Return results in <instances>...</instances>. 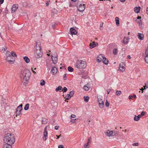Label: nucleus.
<instances>
[{"label": "nucleus", "instance_id": "9", "mask_svg": "<svg viewBox=\"0 0 148 148\" xmlns=\"http://www.w3.org/2000/svg\"><path fill=\"white\" fill-rule=\"evenodd\" d=\"M74 93L73 91H71L70 92L69 94H68L65 96L66 99V100H69L71 97L74 95Z\"/></svg>", "mask_w": 148, "mask_h": 148}, {"label": "nucleus", "instance_id": "20", "mask_svg": "<svg viewBox=\"0 0 148 148\" xmlns=\"http://www.w3.org/2000/svg\"><path fill=\"white\" fill-rule=\"evenodd\" d=\"M90 88V84L88 83L85 85L83 87V89L86 91L88 90Z\"/></svg>", "mask_w": 148, "mask_h": 148}, {"label": "nucleus", "instance_id": "2", "mask_svg": "<svg viewBox=\"0 0 148 148\" xmlns=\"http://www.w3.org/2000/svg\"><path fill=\"white\" fill-rule=\"evenodd\" d=\"M30 75V71L27 69H25L21 70L20 76L24 80L27 82L29 79Z\"/></svg>", "mask_w": 148, "mask_h": 148}, {"label": "nucleus", "instance_id": "64", "mask_svg": "<svg viewBox=\"0 0 148 148\" xmlns=\"http://www.w3.org/2000/svg\"><path fill=\"white\" fill-rule=\"evenodd\" d=\"M147 13L148 15V7L147 8Z\"/></svg>", "mask_w": 148, "mask_h": 148}, {"label": "nucleus", "instance_id": "48", "mask_svg": "<svg viewBox=\"0 0 148 148\" xmlns=\"http://www.w3.org/2000/svg\"><path fill=\"white\" fill-rule=\"evenodd\" d=\"M66 74H64V75L63 78H64V80L66 79Z\"/></svg>", "mask_w": 148, "mask_h": 148}, {"label": "nucleus", "instance_id": "35", "mask_svg": "<svg viewBox=\"0 0 148 148\" xmlns=\"http://www.w3.org/2000/svg\"><path fill=\"white\" fill-rule=\"evenodd\" d=\"M88 142H87V143H86L84 146V147L85 148H89V145Z\"/></svg>", "mask_w": 148, "mask_h": 148}, {"label": "nucleus", "instance_id": "52", "mask_svg": "<svg viewBox=\"0 0 148 148\" xmlns=\"http://www.w3.org/2000/svg\"><path fill=\"white\" fill-rule=\"evenodd\" d=\"M107 92L108 94H109V92L110 91V89H107Z\"/></svg>", "mask_w": 148, "mask_h": 148}, {"label": "nucleus", "instance_id": "17", "mask_svg": "<svg viewBox=\"0 0 148 148\" xmlns=\"http://www.w3.org/2000/svg\"><path fill=\"white\" fill-rule=\"evenodd\" d=\"M129 37H126L125 36L124 37V39L123 40V43L124 45H127L128 42H129Z\"/></svg>", "mask_w": 148, "mask_h": 148}, {"label": "nucleus", "instance_id": "23", "mask_svg": "<svg viewBox=\"0 0 148 148\" xmlns=\"http://www.w3.org/2000/svg\"><path fill=\"white\" fill-rule=\"evenodd\" d=\"M140 6L135 7L134 8V11L136 13H138L140 12Z\"/></svg>", "mask_w": 148, "mask_h": 148}, {"label": "nucleus", "instance_id": "36", "mask_svg": "<svg viewBox=\"0 0 148 148\" xmlns=\"http://www.w3.org/2000/svg\"><path fill=\"white\" fill-rule=\"evenodd\" d=\"M137 23L138 24L139 26H141L142 25V22L140 20H136Z\"/></svg>", "mask_w": 148, "mask_h": 148}, {"label": "nucleus", "instance_id": "21", "mask_svg": "<svg viewBox=\"0 0 148 148\" xmlns=\"http://www.w3.org/2000/svg\"><path fill=\"white\" fill-rule=\"evenodd\" d=\"M137 36L138 38L140 40H142L144 39V35L143 34L138 33Z\"/></svg>", "mask_w": 148, "mask_h": 148}, {"label": "nucleus", "instance_id": "46", "mask_svg": "<svg viewBox=\"0 0 148 148\" xmlns=\"http://www.w3.org/2000/svg\"><path fill=\"white\" fill-rule=\"evenodd\" d=\"M56 23H54L52 25V27L53 28H55L56 26Z\"/></svg>", "mask_w": 148, "mask_h": 148}, {"label": "nucleus", "instance_id": "63", "mask_svg": "<svg viewBox=\"0 0 148 148\" xmlns=\"http://www.w3.org/2000/svg\"><path fill=\"white\" fill-rule=\"evenodd\" d=\"M132 97L134 98H135L136 97V96L135 95H134L133 96H132Z\"/></svg>", "mask_w": 148, "mask_h": 148}, {"label": "nucleus", "instance_id": "4", "mask_svg": "<svg viewBox=\"0 0 148 148\" xmlns=\"http://www.w3.org/2000/svg\"><path fill=\"white\" fill-rule=\"evenodd\" d=\"M86 62L81 60H77L75 64V67L78 69H84L86 67Z\"/></svg>", "mask_w": 148, "mask_h": 148}, {"label": "nucleus", "instance_id": "47", "mask_svg": "<svg viewBox=\"0 0 148 148\" xmlns=\"http://www.w3.org/2000/svg\"><path fill=\"white\" fill-rule=\"evenodd\" d=\"M91 137H90L88 138V143H91Z\"/></svg>", "mask_w": 148, "mask_h": 148}, {"label": "nucleus", "instance_id": "54", "mask_svg": "<svg viewBox=\"0 0 148 148\" xmlns=\"http://www.w3.org/2000/svg\"><path fill=\"white\" fill-rule=\"evenodd\" d=\"M59 127L58 126H55L54 128L55 130H58V129Z\"/></svg>", "mask_w": 148, "mask_h": 148}, {"label": "nucleus", "instance_id": "44", "mask_svg": "<svg viewBox=\"0 0 148 148\" xmlns=\"http://www.w3.org/2000/svg\"><path fill=\"white\" fill-rule=\"evenodd\" d=\"M132 145L133 146H138V143H134L132 144Z\"/></svg>", "mask_w": 148, "mask_h": 148}, {"label": "nucleus", "instance_id": "50", "mask_svg": "<svg viewBox=\"0 0 148 148\" xmlns=\"http://www.w3.org/2000/svg\"><path fill=\"white\" fill-rule=\"evenodd\" d=\"M76 116L75 115L73 114H72L71 115V117L72 118H75Z\"/></svg>", "mask_w": 148, "mask_h": 148}, {"label": "nucleus", "instance_id": "39", "mask_svg": "<svg viewBox=\"0 0 148 148\" xmlns=\"http://www.w3.org/2000/svg\"><path fill=\"white\" fill-rule=\"evenodd\" d=\"M103 22H101L100 26V30H102L103 29Z\"/></svg>", "mask_w": 148, "mask_h": 148}, {"label": "nucleus", "instance_id": "57", "mask_svg": "<svg viewBox=\"0 0 148 148\" xmlns=\"http://www.w3.org/2000/svg\"><path fill=\"white\" fill-rule=\"evenodd\" d=\"M132 96H130L129 97V99H132Z\"/></svg>", "mask_w": 148, "mask_h": 148}, {"label": "nucleus", "instance_id": "55", "mask_svg": "<svg viewBox=\"0 0 148 148\" xmlns=\"http://www.w3.org/2000/svg\"><path fill=\"white\" fill-rule=\"evenodd\" d=\"M4 0H0V4H2L4 1Z\"/></svg>", "mask_w": 148, "mask_h": 148}, {"label": "nucleus", "instance_id": "3", "mask_svg": "<svg viewBox=\"0 0 148 148\" xmlns=\"http://www.w3.org/2000/svg\"><path fill=\"white\" fill-rule=\"evenodd\" d=\"M36 45L35 46V55L36 57L38 58H40L42 56V52L41 51V48L40 42H36Z\"/></svg>", "mask_w": 148, "mask_h": 148}, {"label": "nucleus", "instance_id": "16", "mask_svg": "<svg viewBox=\"0 0 148 148\" xmlns=\"http://www.w3.org/2000/svg\"><path fill=\"white\" fill-rule=\"evenodd\" d=\"M98 44L97 42H93L92 43H91L90 44V48L92 49L94 47H96L98 46Z\"/></svg>", "mask_w": 148, "mask_h": 148}, {"label": "nucleus", "instance_id": "15", "mask_svg": "<svg viewBox=\"0 0 148 148\" xmlns=\"http://www.w3.org/2000/svg\"><path fill=\"white\" fill-rule=\"evenodd\" d=\"M18 4H14L13 5L12 8H11V12L12 13L15 12L16 10L18 8Z\"/></svg>", "mask_w": 148, "mask_h": 148}, {"label": "nucleus", "instance_id": "43", "mask_svg": "<svg viewBox=\"0 0 148 148\" xmlns=\"http://www.w3.org/2000/svg\"><path fill=\"white\" fill-rule=\"evenodd\" d=\"M12 55L13 57H14V56L16 57L17 56L16 55V53L14 51H13L12 52Z\"/></svg>", "mask_w": 148, "mask_h": 148}, {"label": "nucleus", "instance_id": "24", "mask_svg": "<svg viewBox=\"0 0 148 148\" xmlns=\"http://www.w3.org/2000/svg\"><path fill=\"white\" fill-rule=\"evenodd\" d=\"M3 148H12V145L8 144H4L3 145Z\"/></svg>", "mask_w": 148, "mask_h": 148}, {"label": "nucleus", "instance_id": "61", "mask_svg": "<svg viewBox=\"0 0 148 148\" xmlns=\"http://www.w3.org/2000/svg\"><path fill=\"white\" fill-rule=\"evenodd\" d=\"M49 3L47 1L46 3V5L47 6H48L49 5Z\"/></svg>", "mask_w": 148, "mask_h": 148}, {"label": "nucleus", "instance_id": "25", "mask_svg": "<svg viewBox=\"0 0 148 148\" xmlns=\"http://www.w3.org/2000/svg\"><path fill=\"white\" fill-rule=\"evenodd\" d=\"M102 61L103 63L106 65H107L108 63V59L106 58L105 57L104 58V59Z\"/></svg>", "mask_w": 148, "mask_h": 148}, {"label": "nucleus", "instance_id": "11", "mask_svg": "<svg viewBox=\"0 0 148 148\" xmlns=\"http://www.w3.org/2000/svg\"><path fill=\"white\" fill-rule=\"evenodd\" d=\"M99 106L100 108H102L104 106V102L102 101V99L99 98H98Z\"/></svg>", "mask_w": 148, "mask_h": 148}, {"label": "nucleus", "instance_id": "13", "mask_svg": "<svg viewBox=\"0 0 148 148\" xmlns=\"http://www.w3.org/2000/svg\"><path fill=\"white\" fill-rule=\"evenodd\" d=\"M124 66L125 65L122 62L120 63L119 68L120 71L123 72L125 71V68Z\"/></svg>", "mask_w": 148, "mask_h": 148}, {"label": "nucleus", "instance_id": "26", "mask_svg": "<svg viewBox=\"0 0 148 148\" xmlns=\"http://www.w3.org/2000/svg\"><path fill=\"white\" fill-rule=\"evenodd\" d=\"M23 59L27 63H28L30 62L29 59L27 56L24 57Z\"/></svg>", "mask_w": 148, "mask_h": 148}, {"label": "nucleus", "instance_id": "31", "mask_svg": "<svg viewBox=\"0 0 148 148\" xmlns=\"http://www.w3.org/2000/svg\"><path fill=\"white\" fill-rule=\"evenodd\" d=\"M121 94V92L120 90H117L116 92V96H119Z\"/></svg>", "mask_w": 148, "mask_h": 148}, {"label": "nucleus", "instance_id": "32", "mask_svg": "<svg viewBox=\"0 0 148 148\" xmlns=\"http://www.w3.org/2000/svg\"><path fill=\"white\" fill-rule=\"evenodd\" d=\"M89 97L88 96H84V101L86 102H88L89 100Z\"/></svg>", "mask_w": 148, "mask_h": 148}, {"label": "nucleus", "instance_id": "28", "mask_svg": "<svg viewBox=\"0 0 148 148\" xmlns=\"http://www.w3.org/2000/svg\"><path fill=\"white\" fill-rule=\"evenodd\" d=\"M115 21L116 22V24L117 26H119V18L118 17L115 18Z\"/></svg>", "mask_w": 148, "mask_h": 148}, {"label": "nucleus", "instance_id": "51", "mask_svg": "<svg viewBox=\"0 0 148 148\" xmlns=\"http://www.w3.org/2000/svg\"><path fill=\"white\" fill-rule=\"evenodd\" d=\"M75 120H76V119H72L71 120V122H72L73 123H75Z\"/></svg>", "mask_w": 148, "mask_h": 148}, {"label": "nucleus", "instance_id": "62", "mask_svg": "<svg viewBox=\"0 0 148 148\" xmlns=\"http://www.w3.org/2000/svg\"><path fill=\"white\" fill-rule=\"evenodd\" d=\"M127 58L129 59H130L131 58V57L130 55H128L127 56Z\"/></svg>", "mask_w": 148, "mask_h": 148}, {"label": "nucleus", "instance_id": "1", "mask_svg": "<svg viewBox=\"0 0 148 148\" xmlns=\"http://www.w3.org/2000/svg\"><path fill=\"white\" fill-rule=\"evenodd\" d=\"M3 141L5 144L12 145L14 143L15 139L13 134L8 133L5 134L4 136Z\"/></svg>", "mask_w": 148, "mask_h": 148}, {"label": "nucleus", "instance_id": "6", "mask_svg": "<svg viewBox=\"0 0 148 148\" xmlns=\"http://www.w3.org/2000/svg\"><path fill=\"white\" fill-rule=\"evenodd\" d=\"M47 129V126H46L44 128V131L43 132V140L45 141L47 140V137L48 132Z\"/></svg>", "mask_w": 148, "mask_h": 148}, {"label": "nucleus", "instance_id": "56", "mask_svg": "<svg viewBox=\"0 0 148 148\" xmlns=\"http://www.w3.org/2000/svg\"><path fill=\"white\" fill-rule=\"evenodd\" d=\"M137 116V117L138 118L140 119V118L141 117V114H139Z\"/></svg>", "mask_w": 148, "mask_h": 148}, {"label": "nucleus", "instance_id": "40", "mask_svg": "<svg viewBox=\"0 0 148 148\" xmlns=\"http://www.w3.org/2000/svg\"><path fill=\"white\" fill-rule=\"evenodd\" d=\"M45 82L44 80H41L40 83V85L42 86H43L45 85Z\"/></svg>", "mask_w": 148, "mask_h": 148}, {"label": "nucleus", "instance_id": "53", "mask_svg": "<svg viewBox=\"0 0 148 148\" xmlns=\"http://www.w3.org/2000/svg\"><path fill=\"white\" fill-rule=\"evenodd\" d=\"M145 112L144 111H143L141 113V115L142 116H144L145 115Z\"/></svg>", "mask_w": 148, "mask_h": 148}, {"label": "nucleus", "instance_id": "12", "mask_svg": "<svg viewBox=\"0 0 148 148\" xmlns=\"http://www.w3.org/2000/svg\"><path fill=\"white\" fill-rule=\"evenodd\" d=\"M58 71V68L55 66H52L51 69V71L53 75L56 74Z\"/></svg>", "mask_w": 148, "mask_h": 148}, {"label": "nucleus", "instance_id": "37", "mask_svg": "<svg viewBox=\"0 0 148 148\" xmlns=\"http://www.w3.org/2000/svg\"><path fill=\"white\" fill-rule=\"evenodd\" d=\"M68 71L70 72H72L73 71V69L71 67H69L68 68Z\"/></svg>", "mask_w": 148, "mask_h": 148}, {"label": "nucleus", "instance_id": "19", "mask_svg": "<svg viewBox=\"0 0 148 148\" xmlns=\"http://www.w3.org/2000/svg\"><path fill=\"white\" fill-rule=\"evenodd\" d=\"M106 135L110 137L112 136L113 134L112 131L107 130L105 133Z\"/></svg>", "mask_w": 148, "mask_h": 148}, {"label": "nucleus", "instance_id": "58", "mask_svg": "<svg viewBox=\"0 0 148 148\" xmlns=\"http://www.w3.org/2000/svg\"><path fill=\"white\" fill-rule=\"evenodd\" d=\"M141 18V17L140 16H138L137 17V20L140 19Z\"/></svg>", "mask_w": 148, "mask_h": 148}, {"label": "nucleus", "instance_id": "22", "mask_svg": "<svg viewBox=\"0 0 148 148\" xmlns=\"http://www.w3.org/2000/svg\"><path fill=\"white\" fill-rule=\"evenodd\" d=\"M145 54L146 56L145 58V60L146 62L148 64V49L146 50Z\"/></svg>", "mask_w": 148, "mask_h": 148}, {"label": "nucleus", "instance_id": "38", "mask_svg": "<svg viewBox=\"0 0 148 148\" xmlns=\"http://www.w3.org/2000/svg\"><path fill=\"white\" fill-rule=\"evenodd\" d=\"M139 119L137 117V116L136 115H135L134 118V120L135 121H138L139 120Z\"/></svg>", "mask_w": 148, "mask_h": 148}, {"label": "nucleus", "instance_id": "33", "mask_svg": "<svg viewBox=\"0 0 148 148\" xmlns=\"http://www.w3.org/2000/svg\"><path fill=\"white\" fill-rule=\"evenodd\" d=\"M5 55L6 58H7V57L9 56H11V53L8 51H7Z\"/></svg>", "mask_w": 148, "mask_h": 148}, {"label": "nucleus", "instance_id": "59", "mask_svg": "<svg viewBox=\"0 0 148 148\" xmlns=\"http://www.w3.org/2000/svg\"><path fill=\"white\" fill-rule=\"evenodd\" d=\"M145 89L144 88H142L141 89H140V90H141L142 91V93H143V91Z\"/></svg>", "mask_w": 148, "mask_h": 148}, {"label": "nucleus", "instance_id": "29", "mask_svg": "<svg viewBox=\"0 0 148 148\" xmlns=\"http://www.w3.org/2000/svg\"><path fill=\"white\" fill-rule=\"evenodd\" d=\"M29 103H27L26 104L24 107V109L25 110H27L29 108Z\"/></svg>", "mask_w": 148, "mask_h": 148}, {"label": "nucleus", "instance_id": "5", "mask_svg": "<svg viewBox=\"0 0 148 148\" xmlns=\"http://www.w3.org/2000/svg\"><path fill=\"white\" fill-rule=\"evenodd\" d=\"M56 55L57 54L56 52H55L53 54L54 57L53 55L51 56L52 61L54 64H56L57 62L58 58L57 56Z\"/></svg>", "mask_w": 148, "mask_h": 148}, {"label": "nucleus", "instance_id": "60", "mask_svg": "<svg viewBox=\"0 0 148 148\" xmlns=\"http://www.w3.org/2000/svg\"><path fill=\"white\" fill-rule=\"evenodd\" d=\"M145 85H146V84L145 83ZM143 87L145 89V88H148V87H147V86H143Z\"/></svg>", "mask_w": 148, "mask_h": 148}, {"label": "nucleus", "instance_id": "7", "mask_svg": "<svg viewBox=\"0 0 148 148\" xmlns=\"http://www.w3.org/2000/svg\"><path fill=\"white\" fill-rule=\"evenodd\" d=\"M23 105L21 104L18 106L16 110V114L17 115H19L21 113V111L22 110Z\"/></svg>", "mask_w": 148, "mask_h": 148}, {"label": "nucleus", "instance_id": "42", "mask_svg": "<svg viewBox=\"0 0 148 148\" xmlns=\"http://www.w3.org/2000/svg\"><path fill=\"white\" fill-rule=\"evenodd\" d=\"M105 105V106L107 107H108L109 106V102L107 100L106 101Z\"/></svg>", "mask_w": 148, "mask_h": 148}, {"label": "nucleus", "instance_id": "27", "mask_svg": "<svg viewBox=\"0 0 148 148\" xmlns=\"http://www.w3.org/2000/svg\"><path fill=\"white\" fill-rule=\"evenodd\" d=\"M62 87L61 86H59L58 87H57L56 89V91L57 92L58 91H59L60 92H61V90L62 89Z\"/></svg>", "mask_w": 148, "mask_h": 148}, {"label": "nucleus", "instance_id": "41", "mask_svg": "<svg viewBox=\"0 0 148 148\" xmlns=\"http://www.w3.org/2000/svg\"><path fill=\"white\" fill-rule=\"evenodd\" d=\"M67 90V89L66 87H64L62 90V91H63L64 92H66Z\"/></svg>", "mask_w": 148, "mask_h": 148}, {"label": "nucleus", "instance_id": "18", "mask_svg": "<svg viewBox=\"0 0 148 148\" xmlns=\"http://www.w3.org/2000/svg\"><path fill=\"white\" fill-rule=\"evenodd\" d=\"M70 31L72 35H75L77 34V32L76 30L73 27L71 28Z\"/></svg>", "mask_w": 148, "mask_h": 148}, {"label": "nucleus", "instance_id": "30", "mask_svg": "<svg viewBox=\"0 0 148 148\" xmlns=\"http://www.w3.org/2000/svg\"><path fill=\"white\" fill-rule=\"evenodd\" d=\"M42 123L43 124H45L47 123V120L45 118H42Z\"/></svg>", "mask_w": 148, "mask_h": 148}, {"label": "nucleus", "instance_id": "34", "mask_svg": "<svg viewBox=\"0 0 148 148\" xmlns=\"http://www.w3.org/2000/svg\"><path fill=\"white\" fill-rule=\"evenodd\" d=\"M118 50L116 49H115L113 50V53L115 55L117 54Z\"/></svg>", "mask_w": 148, "mask_h": 148}, {"label": "nucleus", "instance_id": "45", "mask_svg": "<svg viewBox=\"0 0 148 148\" xmlns=\"http://www.w3.org/2000/svg\"><path fill=\"white\" fill-rule=\"evenodd\" d=\"M5 51V49L4 48L2 47L1 49V51L2 52L4 53Z\"/></svg>", "mask_w": 148, "mask_h": 148}, {"label": "nucleus", "instance_id": "14", "mask_svg": "<svg viewBox=\"0 0 148 148\" xmlns=\"http://www.w3.org/2000/svg\"><path fill=\"white\" fill-rule=\"evenodd\" d=\"M104 56L102 54L99 55L97 58V60L98 62H100L104 59Z\"/></svg>", "mask_w": 148, "mask_h": 148}, {"label": "nucleus", "instance_id": "49", "mask_svg": "<svg viewBox=\"0 0 148 148\" xmlns=\"http://www.w3.org/2000/svg\"><path fill=\"white\" fill-rule=\"evenodd\" d=\"M58 148H64L62 145H60L58 146Z\"/></svg>", "mask_w": 148, "mask_h": 148}, {"label": "nucleus", "instance_id": "8", "mask_svg": "<svg viewBox=\"0 0 148 148\" xmlns=\"http://www.w3.org/2000/svg\"><path fill=\"white\" fill-rule=\"evenodd\" d=\"M6 60L7 62L11 64L14 63V58L11 56L7 57V58H6Z\"/></svg>", "mask_w": 148, "mask_h": 148}, {"label": "nucleus", "instance_id": "10", "mask_svg": "<svg viewBox=\"0 0 148 148\" xmlns=\"http://www.w3.org/2000/svg\"><path fill=\"white\" fill-rule=\"evenodd\" d=\"M77 8V10L78 11L80 12H82L84 11L85 9V5L84 4L82 5L81 4Z\"/></svg>", "mask_w": 148, "mask_h": 148}]
</instances>
